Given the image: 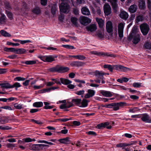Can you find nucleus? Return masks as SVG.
I'll use <instances>...</instances> for the list:
<instances>
[{"label": "nucleus", "mask_w": 151, "mask_h": 151, "mask_svg": "<svg viewBox=\"0 0 151 151\" xmlns=\"http://www.w3.org/2000/svg\"><path fill=\"white\" fill-rule=\"evenodd\" d=\"M100 28H102L104 26V21L101 19L97 18L96 19Z\"/></svg>", "instance_id": "26"}, {"label": "nucleus", "mask_w": 151, "mask_h": 151, "mask_svg": "<svg viewBox=\"0 0 151 151\" xmlns=\"http://www.w3.org/2000/svg\"><path fill=\"white\" fill-rule=\"evenodd\" d=\"M130 38H129V36H128L127 38L128 40L129 41L132 40L133 43L135 44L138 43L140 40V37L139 34L132 36Z\"/></svg>", "instance_id": "7"}, {"label": "nucleus", "mask_w": 151, "mask_h": 151, "mask_svg": "<svg viewBox=\"0 0 151 151\" xmlns=\"http://www.w3.org/2000/svg\"><path fill=\"white\" fill-rule=\"evenodd\" d=\"M62 46L64 47L69 49H74L73 46L69 45H63Z\"/></svg>", "instance_id": "52"}, {"label": "nucleus", "mask_w": 151, "mask_h": 151, "mask_svg": "<svg viewBox=\"0 0 151 151\" xmlns=\"http://www.w3.org/2000/svg\"><path fill=\"white\" fill-rule=\"evenodd\" d=\"M14 106L18 109H21L23 108V105L17 103L14 104Z\"/></svg>", "instance_id": "43"}, {"label": "nucleus", "mask_w": 151, "mask_h": 151, "mask_svg": "<svg viewBox=\"0 0 151 151\" xmlns=\"http://www.w3.org/2000/svg\"><path fill=\"white\" fill-rule=\"evenodd\" d=\"M0 108H1V109H8L9 110H12V108L10 106H7L1 107H0Z\"/></svg>", "instance_id": "58"}, {"label": "nucleus", "mask_w": 151, "mask_h": 151, "mask_svg": "<svg viewBox=\"0 0 151 151\" xmlns=\"http://www.w3.org/2000/svg\"><path fill=\"white\" fill-rule=\"evenodd\" d=\"M108 1L110 2L112 6L113 10L116 13L118 10V5L117 0H108Z\"/></svg>", "instance_id": "10"}, {"label": "nucleus", "mask_w": 151, "mask_h": 151, "mask_svg": "<svg viewBox=\"0 0 151 151\" xmlns=\"http://www.w3.org/2000/svg\"><path fill=\"white\" fill-rule=\"evenodd\" d=\"M101 56H102L103 57H110L112 58H115L116 56L115 55L109 54L108 52H101Z\"/></svg>", "instance_id": "27"}, {"label": "nucleus", "mask_w": 151, "mask_h": 151, "mask_svg": "<svg viewBox=\"0 0 151 151\" xmlns=\"http://www.w3.org/2000/svg\"><path fill=\"white\" fill-rule=\"evenodd\" d=\"M140 117H141L142 120L143 121L149 123L151 122L150 117L147 114H143L141 115Z\"/></svg>", "instance_id": "16"}, {"label": "nucleus", "mask_w": 151, "mask_h": 151, "mask_svg": "<svg viewBox=\"0 0 151 151\" xmlns=\"http://www.w3.org/2000/svg\"><path fill=\"white\" fill-rule=\"evenodd\" d=\"M88 101L86 99H84L81 102V105L80 107H85L87 106L88 102Z\"/></svg>", "instance_id": "31"}, {"label": "nucleus", "mask_w": 151, "mask_h": 151, "mask_svg": "<svg viewBox=\"0 0 151 151\" xmlns=\"http://www.w3.org/2000/svg\"><path fill=\"white\" fill-rule=\"evenodd\" d=\"M115 67L116 68H119L121 71L124 72H126L127 70H131L130 68L121 65H115Z\"/></svg>", "instance_id": "24"}, {"label": "nucleus", "mask_w": 151, "mask_h": 151, "mask_svg": "<svg viewBox=\"0 0 151 151\" xmlns=\"http://www.w3.org/2000/svg\"><path fill=\"white\" fill-rule=\"evenodd\" d=\"M60 12L63 13H68L70 9V6L68 4L61 3L59 5Z\"/></svg>", "instance_id": "5"}, {"label": "nucleus", "mask_w": 151, "mask_h": 151, "mask_svg": "<svg viewBox=\"0 0 151 151\" xmlns=\"http://www.w3.org/2000/svg\"><path fill=\"white\" fill-rule=\"evenodd\" d=\"M39 143H45L46 144H47L50 145H53V144L52 143V142H48L47 141H45V140H40L38 142Z\"/></svg>", "instance_id": "57"}, {"label": "nucleus", "mask_w": 151, "mask_h": 151, "mask_svg": "<svg viewBox=\"0 0 151 151\" xmlns=\"http://www.w3.org/2000/svg\"><path fill=\"white\" fill-rule=\"evenodd\" d=\"M85 58L86 57L83 55H77L76 59H78V60H83L85 59Z\"/></svg>", "instance_id": "53"}, {"label": "nucleus", "mask_w": 151, "mask_h": 151, "mask_svg": "<svg viewBox=\"0 0 151 151\" xmlns=\"http://www.w3.org/2000/svg\"><path fill=\"white\" fill-rule=\"evenodd\" d=\"M143 19V17L141 15H139L136 18V22H138L142 21Z\"/></svg>", "instance_id": "48"}, {"label": "nucleus", "mask_w": 151, "mask_h": 151, "mask_svg": "<svg viewBox=\"0 0 151 151\" xmlns=\"http://www.w3.org/2000/svg\"><path fill=\"white\" fill-rule=\"evenodd\" d=\"M6 17L4 14H1L0 18V24H5L6 23Z\"/></svg>", "instance_id": "28"}, {"label": "nucleus", "mask_w": 151, "mask_h": 151, "mask_svg": "<svg viewBox=\"0 0 151 151\" xmlns=\"http://www.w3.org/2000/svg\"><path fill=\"white\" fill-rule=\"evenodd\" d=\"M92 12L94 14H96L100 15L101 14V8L98 6H95V8H92Z\"/></svg>", "instance_id": "15"}, {"label": "nucleus", "mask_w": 151, "mask_h": 151, "mask_svg": "<svg viewBox=\"0 0 151 151\" xmlns=\"http://www.w3.org/2000/svg\"><path fill=\"white\" fill-rule=\"evenodd\" d=\"M17 54H23L26 52V50L24 48H17Z\"/></svg>", "instance_id": "37"}, {"label": "nucleus", "mask_w": 151, "mask_h": 151, "mask_svg": "<svg viewBox=\"0 0 151 151\" xmlns=\"http://www.w3.org/2000/svg\"><path fill=\"white\" fill-rule=\"evenodd\" d=\"M147 6L149 9L151 10V0H147Z\"/></svg>", "instance_id": "64"}, {"label": "nucleus", "mask_w": 151, "mask_h": 151, "mask_svg": "<svg viewBox=\"0 0 151 151\" xmlns=\"http://www.w3.org/2000/svg\"><path fill=\"white\" fill-rule=\"evenodd\" d=\"M94 74L96 78L97 79H103L104 78L103 75L105 74L99 71L96 70L94 72Z\"/></svg>", "instance_id": "14"}, {"label": "nucleus", "mask_w": 151, "mask_h": 151, "mask_svg": "<svg viewBox=\"0 0 151 151\" xmlns=\"http://www.w3.org/2000/svg\"><path fill=\"white\" fill-rule=\"evenodd\" d=\"M80 23L82 24L86 25L91 22V20L85 16H81L79 18Z\"/></svg>", "instance_id": "8"}, {"label": "nucleus", "mask_w": 151, "mask_h": 151, "mask_svg": "<svg viewBox=\"0 0 151 151\" xmlns=\"http://www.w3.org/2000/svg\"><path fill=\"white\" fill-rule=\"evenodd\" d=\"M85 64L84 63L80 61H73L70 63V65L73 66H76L77 67L82 66Z\"/></svg>", "instance_id": "19"}, {"label": "nucleus", "mask_w": 151, "mask_h": 151, "mask_svg": "<svg viewBox=\"0 0 151 151\" xmlns=\"http://www.w3.org/2000/svg\"><path fill=\"white\" fill-rule=\"evenodd\" d=\"M88 93L84 96L85 99H88L93 96L95 94V91L92 89H88L87 91Z\"/></svg>", "instance_id": "13"}, {"label": "nucleus", "mask_w": 151, "mask_h": 151, "mask_svg": "<svg viewBox=\"0 0 151 151\" xmlns=\"http://www.w3.org/2000/svg\"><path fill=\"white\" fill-rule=\"evenodd\" d=\"M6 14L8 17L11 20H12L13 19V14L9 12H6Z\"/></svg>", "instance_id": "49"}, {"label": "nucleus", "mask_w": 151, "mask_h": 151, "mask_svg": "<svg viewBox=\"0 0 151 151\" xmlns=\"http://www.w3.org/2000/svg\"><path fill=\"white\" fill-rule=\"evenodd\" d=\"M0 86H1L2 88H12V85H11L9 83H0Z\"/></svg>", "instance_id": "29"}, {"label": "nucleus", "mask_w": 151, "mask_h": 151, "mask_svg": "<svg viewBox=\"0 0 151 151\" xmlns=\"http://www.w3.org/2000/svg\"><path fill=\"white\" fill-rule=\"evenodd\" d=\"M119 16L122 19L126 20L128 18L129 15L126 12L122 11L120 12Z\"/></svg>", "instance_id": "20"}, {"label": "nucleus", "mask_w": 151, "mask_h": 151, "mask_svg": "<svg viewBox=\"0 0 151 151\" xmlns=\"http://www.w3.org/2000/svg\"><path fill=\"white\" fill-rule=\"evenodd\" d=\"M91 53L94 55L101 56V52H99L96 51H93L91 52Z\"/></svg>", "instance_id": "55"}, {"label": "nucleus", "mask_w": 151, "mask_h": 151, "mask_svg": "<svg viewBox=\"0 0 151 151\" xmlns=\"http://www.w3.org/2000/svg\"><path fill=\"white\" fill-rule=\"evenodd\" d=\"M125 24L120 23L118 25V33L119 38L121 39L124 36V29Z\"/></svg>", "instance_id": "4"}, {"label": "nucleus", "mask_w": 151, "mask_h": 151, "mask_svg": "<svg viewBox=\"0 0 151 151\" xmlns=\"http://www.w3.org/2000/svg\"><path fill=\"white\" fill-rule=\"evenodd\" d=\"M69 139V137H67L65 138L60 139H59V141L61 143L67 144L70 143V141Z\"/></svg>", "instance_id": "25"}, {"label": "nucleus", "mask_w": 151, "mask_h": 151, "mask_svg": "<svg viewBox=\"0 0 151 151\" xmlns=\"http://www.w3.org/2000/svg\"><path fill=\"white\" fill-rule=\"evenodd\" d=\"M81 100L80 99H74L72 100V101L75 104L78 105L81 103Z\"/></svg>", "instance_id": "44"}, {"label": "nucleus", "mask_w": 151, "mask_h": 151, "mask_svg": "<svg viewBox=\"0 0 151 151\" xmlns=\"http://www.w3.org/2000/svg\"><path fill=\"white\" fill-rule=\"evenodd\" d=\"M97 26L95 24H91L86 27V29L88 31L92 32L96 31L97 29Z\"/></svg>", "instance_id": "11"}, {"label": "nucleus", "mask_w": 151, "mask_h": 151, "mask_svg": "<svg viewBox=\"0 0 151 151\" xmlns=\"http://www.w3.org/2000/svg\"><path fill=\"white\" fill-rule=\"evenodd\" d=\"M132 86L135 88H139L141 86V83H134L133 84Z\"/></svg>", "instance_id": "51"}, {"label": "nucleus", "mask_w": 151, "mask_h": 151, "mask_svg": "<svg viewBox=\"0 0 151 151\" xmlns=\"http://www.w3.org/2000/svg\"><path fill=\"white\" fill-rule=\"evenodd\" d=\"M115 66V65L111 66L110 65H104V68H108L110 71L112 72L113 67Z\"/></svg>", "instance_id": "34"}, {"label": "nucleus", "mask_w": 151, "mask_h": 151, "mask_svg": "<svg viewBox=\"0 0 151 151\" xmlns=\"http://www.w3.org/2000/svg\"><path fill=\"white\" fill-rule=\"evenodd\" d=\"M12 88H13L14 87L16 88H18L21 86V85L20 84V83L18 82H16L13 85H12Z\"/></svg>", "instance_id": "56"}, {"label": "nucleus", "mask_w": 151, "mask_h": 151, "mask_svg": "<svg viewBox=\"0 0 151 151\" xmlns=\"http://www.w3.org/2000/svg\"><path fill=\"white\" fill-rule=\"evenodd\" d=\"M106 31L108 33H109V38L110 39H113L114 36H113V27L112 22L110 21H108L106 23Z\"/></svg>", "instance_id": "3"}, {"label": "nucleus", "mask_w": 151, "mask_h": 151, "mask_svg": "<svg viewBox=\"0 0 151 151\" xmlns=\"http://www.w3.org/2000/svg\"><path fill=\"white\" fill-rule=\"evenodd\" d=\"M44 86V85H40V86H33V88L35 89H40L42 88Z\"/></svg>", "instance_id": "62"}, {"label": "nucleus", "mask_w": 151, "mask_h": 151, "mask_svg": "<svg viewBox=\"0 0 151 151\" xmlns=\"http://www.w3.org/2000/svg\"><path fill=\"white\" fill-rule=\"evenodd\" d=\"M77 20L78 19L75 17H72L71 18V22L75 26H76L77 25Z\"/></svg>", "instance_id": "39"}, {"label": "nucleus", "mask_w": 151, "mask_h": 151, "mask_svg": "<svg viewBox=\"0 0 151 151\" xmlns=\"http://www.w3.org/2000/svg\"><path fill=\"white\" fill-rule=\"evenodd\" d=\"M139 110L138 109L137 107L134 108L133 109H130L129 110V111L130 112H134L136 111Z\"/></svg>", "instance_id": "61"}, {"label": "nucleus", "mask_w": 151, "mask_h": 151, "mask_svg": "<svg viewBox=\"0 0 151 151\" xmlns=\"http://www.w3.org/2000/svg\"><path fill=\"white\" fill-rule=\"evenodd\" d=\"M137 9V5L133 4L131 5L129 8V11L132 13H134L136 12Z\"/></svg>", "instance_id": "23"}, {"label": "nucleus", "mask_w": 151, "mask_h": 151, "mask_svg": "<svg viewBox=\"0 0 151 151\" xmlns=\"http://www.w3.org/2000/svg\"><path fill=\"white\" fill-rule=\"evenodd\" d=\"M83 14L88 16L90 14V11L88 8L86 7H83L81 10Z\"/></svg>", "instance_id": "21"}, {"label": "nucleus", "mask_w": 151, "mask_h": 151, "mask_svg": "<svg viewBox=\"0 0 151 151\" xmlns=\"http://www.w3.org/2000/svg\"><path fill=\"white\" fill-rule=\"evenodd\" d=\"M85 91L84 90H80L76 92V93L78 95H81L82 97H83V94H84Z\"/></svg>", "instance_id": "47"}, {"label": "nucleus", "mask_w": 151, "mask_h": 151, "mask_svg": "<svg viewBox=\"0 0 151 151\" xmlns=\"http://www.w3.org/2000/svg\"><path fill=\"white\" fill-rule=\"evenodd\" d=\"M45 60L47 62H51L55 60V59L52 56L46 57L45 58Z\"/></svg>", "instance_id": "42"}, {"label": "nucleus", "mask_w": 151, "mask_h": 151, "mask_svg": "<svg viewBox=\"0 0 151 151\" xmlns=\"http://www.w3.org/2000/svg\"><path fill=\"white\" fill-rule=\"evenodd\" d=\"M49 145L45 144H34L31 147V149L34 150H40L45 147H48Z\"/></svg>", "instance_id": "9"}, {"label": "nucleus", "mask_w": 151, "mask_h": 151, "mask_svg": "<svg viewBox=\"0 0 151 151\" xmlns=\"http://www.w3.org/2000/svg\"><path fill=\"white\" fill-rule=\"evenodd\" d=\"M137 28L136 26H134L132 28L131 33L129 35V38H130L132 36L139 34L137 33Z\"/></svg>", "instance_id": "18"}, {"label": "nucleus", "mask_w": 151, "mask_h": 151, "mask_svg": "<svg viewBox=\"0 0 151 151\" xmlns=\"http://www.w3.org/2000/svg\"><path fill=\"white\" fill-rule=\"evenodd\" d=\"M32 12L36 14H38L41 13V11L40 9L38 7L35 8L33 10Z\"/></svg>", "instance_id": "38"}, {"label": "nucleus", "mask_w": 151, "mask_h": 151, "mask_svg": "<svg viewBox=\"0 0 151 151\" xmlns=\"http://www.w3.org/2000/svg\"><path fill=\"white\" fill-rule=\"evenodd\" d=\"M145 4V1H141L139 3V6H141L142 8H143Z\"/></svg>", "instance_id": "63"}, {"label": "nucleus", "mask_w": 151, "mask_h": 151, "mask_svg": "<svg viewBox=\"0 0 151 151\" xmlns=\"http://www.w3.org/2000/svg\"><path fill=\"white\" fill-rule=\"evenodd\" d=\"M11 119H9L8 118L5 117L1 119L0 120V122H4V123H6L8 122L9 120H11Z\"/></svg>", "instance_id": "50"}, {"label": "nucleus", "mask_w": 151, "mask_h": 151, "mask_svg": "<svg viewBox=\"0 0 151 151\" xmlns=\"http://www.w3.org/2000/svg\"><path fill=\"white\" fill-rule=\"evenodd\" d=\"M67 108H68L73 106V104L71 102H67L66 103Z\"/></svg>", "instance_id": "59"}, {"label": "nucleus", "mask_w": 151, "mask_h": 151, "mask_svg": "<svg viewBox=\"0 0 151 151\" xmlns=\"http://www.w3.org/2000/svg\"><path fill=\"white\" fill-rule=\"evenodd\" d=\"M43 104L42 102H36L33 104V106L36 107H40L42 106Z\"/></svg>", "instance_id": "35"}, {"label": "nucleus", "mask_w": 151, "mask_h": 151, "mask_svg": "<svg viewBox=\"0 0 151 151\" xmlns=\"http://www.w3.org/2000/svg\"><path fill=\"white\" fill-rule=\"evenodd\" d=\"M101 93L106 97H110L112 96V93L109 91L102 90L101 91Z\"/></svg>", "instance_id": "22"}, {"label": "nucleus", "mask_w": 151, "mask_h": 151, "mask_svg": "<svg viewBox=\"0 0 151 151\" xmlns=\"http://www.w3.org/2000/svg\"><path fill=\"white\" fill-rule=\"evenodd\" d=\"M41 4L43 6H46L47 3V0H40Z\"/></svg>", "instance_id": "60"}, {"label": "nucleus", "mask_w": 151, "mask_h": 151, "mask_svg": "<svg viewBox=\"0 0 151 151\" xmlns=\"http://www.w3.org/2000/svg\"><path fill=\"white\" fill-rule=\"evenodd\" d=\"M104 12L106 15H108L111 14V8L108 4H105L104 7Z\"/></svg>", "instance_id": "12"}, {"label": "nucleus", "mask_w": 151, "mask_h": 151, "mask_svg": "<svg viewBox=\"0 0 151 151\" xmlns=\"http://www.w3.org/2000/svg\"><path fill=\"white\" fill-rule=\"evenodd\" d=\"M144 47L146 49H151V43L149 42H146L144 45Z\"/></svg>", "instance_id": "40"}, {"label": "nucleus", "mask_w": 151, "mask_h": 151, "mask_svg": "<svg viewBox=\"0 0 151 151\" xmlns=\"http://www.w3.org/2000/svg\"><path fill=\"white\" fill-rule=\"evenodd\" d=\"M57 5L56 4H53L52 5L51 7V11L52 14L54 15L57 10Z\"/></svg>", "instance_id": "30"}, {"label": "nucleus", "mask_w": 151, "mask_h": 151, "mask_svg": "<svg viewBox=\"0 0 151 151\" xmlns=\"http://www.w3.org/2000/svg\"><path fill=\"white\" fill-rule=\"evenodd\" d=\"M69 68L68 67L62 66L58 65L49 69V70L51 72H57L59 73H64L68 72Z\"/></svg>", "instance_id": "1"}, {"label": "nucleus", "mask_w": 151, "mask_h": 151, "mask_svg": "<svg viewBox=\"0 0 151 151\" xmlns=\"http://www.w3.org/2000/svg\"><path fill=\"white\" fill-rule=\"evenodd\" d=\"M123 105V103L122 102L113 103L112 109L114 111H117L119 109L120 106Z\"/></svg>", "instance_id": "17"}, {"label": "nucleus", "mask_w": 151, "mask_h": 151, "mask_svg": "<svg viewBox=\"0 0 151 151\" xmlns=\"http://www.w3.org/2000/svg\"><path fill=\"white\" fill-rule=\"evenodd\" d=\"M51 80L54 81L55 83H56L57 84L60 85H61V83L63 84L68 85L72 83V81L68 79L63 78H60V79L61 82H60V79L58 78H51Z\"/></svg>", "instance_id": "2"}, {"label": "nucleus", "mask_w": 151, "mask_h": 151, "mask_svg": "<svg viewBox=\"0 0 151 151\" xmlns=\"http://www.w3.org/2000/svg\"><path fill=\"white\" fill-rule=\"evenodd\" d=\"M25 78L20 77H16L14 78V80L15 81H24L25 80Z\"/></svg>", "instance_id": "54"}, {"label": "nucleus", "mask_w": 151, "mask_h": 151, "mask_svg": "<svg viewBox=\"0 0 151 151\" xmlns=\"http://www.w3.org/2000/svg\"><path fill=\"white\" fill-rule=\"evenodd\" d=\"M129 145V144L124 143H120L116 145L117 147H124Z\"/></svg>", "instance_id": "41"}, {"label": "nucleus", "mask_w": 151, "mask_h": 151, "mask_svg": "<svg viewBox=\"0 0 151 151\" xmlns=\"http://www.w3.org/2000/svg\"><path fill=\"white\" fill-rule=\"evenodd\" d=\"M36 61L35 60H29L26 61L25 62V63L27 65H32L36 64Z\"/></svg>", "instance_id": "46"}, {"label": "nucleus", "mask_w": 151, "mask_h": 151, "mask_svg": "<svg viewBox=\"0 0 151 151\" xmlns=\"http://www.w3.org/2000/svg\"><path fill=\"white\" fill-rule=\"evenodd\" d=\"M12 128L8 126H0V129L3 130H8L12 129Z\"/></svg>", "instance_id": "45"}, {"label": "nucleus", "mask_w": 151, "mask_h": 151, "mask_svg": "<svg viewBox=\"0 0 151 151\" xmlns=\"http://www.w3.org/2000/svg\"><path fill=\"white\" fill-rule=\"evenodd\" d=\"M45 106H44V108L45 109H52L54 107L53 106L49 105L50 104L48 102H44Z\"/></svg>", "instance_id": "36"}, {"label": "nucleus", "mask_w": 151, "mask_h": 151, "mask_svg": "<svg viewBox=\"0 0 151 151\" xmlns=\"http://www.w3.org/2000/svg\"><path fill=\"white\" fill-rule=\"evenodd\" d=\"M0 33L2 35L5 37H9L11 36L10 34L4 30H1L0 31Z\"/></svg>", "instance_id": "33"}, {"label": "nucleus", "mask_w": 151, "mask_h": 151, "mask_svg": "<svg viewBox=\"0 0 151 151\" xmlns=\"http://www.w3.org/2000/svg\"><path fill=\"white\" fill-rule=\"evenodd\" d=\"M140 28L143 34L146 35L148 32L149 27L146 23H143L140 25Z\"/></svg>", "instance_id": "6"}, {"label": "nucleus", "mask_w": 151, "mask_h": 151, "mask_svg": "<svg viewBox=\"0 0 151 151\" xmlns=\"http://www.w3.org/2000/svg\"><path fill=\"white\" fill-rule=\"evenodd\" d=\"M97 35L98 37L100 39L103 38L104 37V33L103 30H99Z\"/></svg>", "instance_id": "32"}]
</instances>
